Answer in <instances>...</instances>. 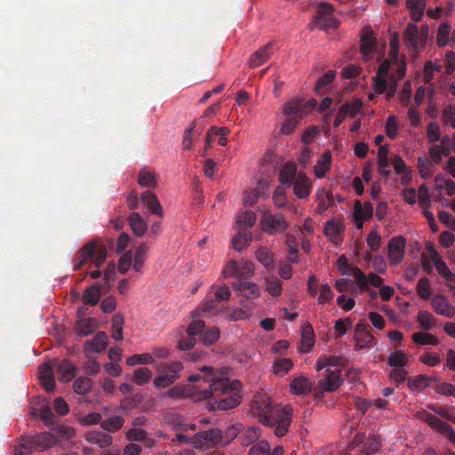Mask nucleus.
Instances as JSON below:
<instances>
[{"label":"nucleus","instance_id":"393cba45","mask_svg":"<svg viewBox=\"0 0 455 455\" xmlns=\"http://www.w3.org/2000/svg\"><path fill=\"white\" fill-rule=\"evenodd\" d=\"M403 39L408 47L417 50L420 45L419 30L414 23H409L403 33Z\"/></svg>","mask_w":455,"mask_h":455},{"label":"nucleus","instance_id":"8fccbe9b","mask_svg":"<svg viewBox=\"0 0 455 455\" xmlns=\"http://www.w3.org/2000/svg\"><path fill=\"white\" fill-rule=\"evenodd\" d=\"M152 377V371L148 368H138L134 371L132 381L137 385L146 384Z\"/></svg>","mask_w":455,"mask_h":455},{"label":"nucleus","instance_id":"f8f14e48","mask_svg":"<svg viewBox=\"0 0 455 455\" xmlns=\"http://www.w3.org/2000/svg\"><path fill=\"white\" fill-rule=\"evenodd\" d=\"M390 70V61L384 60L378 68L376 75L372 77V87L376 94H382L387 87V76Z\"/></svg>","mask_w":455,"mask_h":455},{"label":"nucleus","instance_id":"b1692460","mask_svg":"<svg viewBox=\"0 0 455 455\" xmlns=\"http://www.w3.org/2000/svg\"><path fill=\"white\" fill-rule=\"evenodd\" d=\"M315 343V332L310 323L307 322L302 326L301 332V351L307 353L311 350Z\"/></svg>","mask_w":455,"mask_h":455},{"label":"nucleus","instance_id":"c756f323","mask_svg":"<svg viewBox=\"0 0 455 455\" xmlns=\"http://www.w3.org/2000/svg\"><path fill=\"white\" fill-rule=\"evenodd\" d=\"M128 220L130 227L135 235L142 236L145 234L147 230V223L145 222V220H143L140 213H131L128 218Z\"/></svg>","mask_w":455,"mask_h":455},{"label":"nucleus","instance_id":"37998d69","mask_svg":"<svg viewBox=\"0 0 455 455\" xmlns=\"http://www.w3.org/2000/svg\"><path fill=\"white\" fill-rule=\"evenodd\" d=\"M92 387V381L87 377L77 378L73 384V389L78 395H85L89 393Z\"/></svg>","mask_w":455,"mask_h":455},{"label":"nucleus","instance_id":"aec40b11","mask_svg":"<svg viewBox=\"0 0 455 455\" xmlns=\"http://www.w3.org/2000/svg\"><path fill=\"white\" fill-rule=\"evenodd\" d=\"M313 389V383L304 376L294 378L290 383L291 393L297 395H305Z\"/></svg>","mask_w":455,"mask_h":455},{"label":"nucleus","instance_id":"09e8293b","mask_svg":"<svg viewBox=\"0 0 455 455\" xmlns=\"http://www.w3.org/2000/svg\"><path fill=\"white\" fill-rule=\"evenodd\" d=\"M411 339L419 345H437L438 343V339L435 336L426 332H414Z\"/></svg>","mask_w":455,"mask_h":455},{"label":"nucleus","instance_id":"49530a36","mask_svg":"<svg viewBox=\"0 0 455 455\" xmlns=\"http://www.w3.org/2000/svg\"><path fill=\"white\" fill-rule=\"evenodd\" d=\"M220 339V330L216 327H212L206 331L204 330L199 339L203 344L210 346L217 342Z\"/></svg>","mask_w":455,"mask_h":455},{"label":"nucleus","instance_id":"473e14b6","mask_svg":"<svg viewBox=\"0 0 455 455\" xmlns=\"http://www.w3.org/2000/svg\"><path fill=\"white\" fill-rule=\"evenodd\" d=\"M344 229L342 221L331 220L325 223L323 232L326 236L337 238L343 234Z\"/></svg>","mask_w":455,"mask_h":455},{"label":"nucleus","instance_id":"72a5a7b5","mask_svg":"<svg viewBox=\"0 0 455 455\" xmlns=\"http://www.w3.org/2000/svg\"><path fill=\"white\" fill-rule=\"evenodd\" d=\"M124 424V419L122 416H112L103 419L100 427L108 432H116L122 428Z\"/></svg>","mask_w":455,"mask_h":455},{"label":"nucleus","instance_id":"bf43d9fd","mask_svg":"<svg viewBox=\"0 0 455 455\" xmlns=\"http://www.w3.org/2000/svg\"><path fill=\"white\" fill-rule=\"evenodd\" d=\"M132 251H125L119 259L118 261V271L124 275L130 267L132 266Z\"/></svg>","mask_w":455,"mask_h":455},{"label":"nucleus","instance_id":"c85d7f7f","mask_svg":"<svg viewBox=\"0 0 455 455\" xmlns=\"http://www.w3.org/2000/svg\"><path fill=\"white\" fill-rule=\"evenodd\" d=\"M86 440L92 444H96L100 448H106L112 443V436L107 433L93 431L86 435Z\"/></svg>","mask_w":455,"mask_h":455},{"label":"nucleus","instance_id":"412c9836","mask_svg":"<svg viewBox=\"0 0 455 455\" xmlns=\"http://www.w3.org/2000/svg\"><path fill=\"white\" fill-rule=\"evenodd\" d=\"M232 287L242 295L248 299L259 297V289L255 283L251 282H234Z\"/></svg>","mask_w":455,"mask_h":455},{"label":"nucleus","instance_id":"603ef678","mask_svg":"<svg viewBox=\"0 0 455 455\" xmlns=\"http://www.w3.org/2000/svg\"><path fill=\"white\" fill-rule=\"evenodd\" d=\"M353 322L349 317L339 318L335 322L334 329L336 331L335 338L345 335L348 329L352 327Z\"/></svg>","mask_w":455,"mask_h":455},{"label":"nucleus","instance_id":"a211bd4d","mask_svg":"<svg viewBox=\"0 0 455 455\" xmlns=\"http://www.w3.org/2000/svg\"><path fill=\"white\" fill-rule=\"evenodd\" d=\"M76 367L68 359L61 360L57 363L56 374L62 382L70 381L76 375Z\"/></svg>","mask_w":455,"mask_h":455},{"label":"nucleus","instance_id":"9d476101","mask_svg":"<svg viewBox=\"0 0 455 455\" xmlns=\"http://www.w3.org/2000/svg\"><path fill=\"white\" fill-rule=\"evenodd\" d=\"M406 240L398 235L389 240L387 244V255L391 265L399 264L405 253Z\"/></svg>","mask_w":455,"mask_h":455},{"label":"nucleus","instance_id":"dca6fc26","mask_svg":"<svg viewBox=\"0 0 455 455\" xmlns=\"http://www.w3.org/2000/svg\"><path fill=\"white\" fill-rule=\"evenodd\" d=\"M294 195L300 198L306 199L311 193L312 183L305 173H299L296 180L292 183Z\"/></svg>","mask_w":455,"mask_h":455},{"label":"nucleus","instance_id":"58836bf2","mask_svg":"<svg viewBox=\"0 0 455 455\" xmlns=\"http://www.w3.org/2000/svg\"><path fill=\"white\" fill-rule=\"evenodd\" d=\"M256 222V214L253 212H244L236 219V224L240 231H245Z\"/></svg>","mask_w":455,"mask_h":455},{"label":"nucleus","instance_id":"cd10ccee","mask_svg":"<svg viewBox=\"0 0 455 455\" xmlns=\"http://www.w3.org/2000/svg\"><path fill=\"white\" fill-rule=\"evenodd\" d=\"M297 165L294 163H286L281 169L279 180L283 185L291 186L297 177Z\"/></svg>","mask_w":455,"mask_h":455},{"label":"nucleus","instance_id":"7c9ffc66","mask_svg":"<svg viewBox=\"0 0 455 455\" xmlns=\"http://www.w3.org/2000/svg\"><path fill=\"white\" fill-rule=\"evenodd\" d=\"M206 432V439L208 441L209 447L215 445H225L228 443V436L225 438L222 430L220 428H212L205 430Z\"/></svg>","mask_w":455,"mask_h":455},{"label":"nucleus","instance_id":"6ab92c4d","mask_svg":"<svg viewBox=\"0 0 455 455\" xmlns=\"http://www.w3.org/2000/svg\"><path fill=\"white\" fill-rule=\"evenodd\" d=\"M38 375L44 388L49 393L53 392L55 389V379L52 367L46 363H42L38 368Z\"/></svg>","mask_w":455,"mask_h":455},{"label":"nucleus","instance_id":"c9c22d12","mask_svg":"<svg viewBox=\"0 0 455 455\" xmlns=\"http://www.w3.org/2000/svg\"><path fill=\"white\" fill-rule=\"evenodd\" d=\"M252 240L251 233L246 231H240L232 239L233 248L241 251L243 248L247 247Z\"/></svg>","mask_w":455,"mask_h":455},{"label":"nucleus","instance_id":"69168bd1","mask_svg":"<svg viewBox=\"0 0 455 455\" xmlns=\"http://www.w3.org/2000/svg\"><path fill=\"white\" fill-rule=\"evenodd\" d=\"M334 293L332 292L331 287L325 283L321 285L320 295L318 297V304L323 305L326 303H330L333 299Z\"/></svg>","mask_w":455,"mask_h":455},{"label":"nucleus","instance_id":"0e129e2a","mask_svg":"<svg viewBox=\"0 0 455 455\" xmlns=\"http://www.w3.org/2000/svg\"><path fill=\"white\" fill-rule=\"evenodd\" d=\"M419 204L423 209L431 205L430 195L426 184H421L419 188Z\"/></svg>","mask_w":455,"mask_h":455},{"label":"nucleus","instance_id":"13d9d810","mask_svg":"<svg viewBox=\"0 0 455 455\" xmlns=\"http://www.w3.org/2000/svg\"><path fill=\"white\" fill-rule=\"evenodd\" d=\"M406 362V356L403 353L400 351H395L392 353L388 359H387V364L389 366L395 367V368H402L404 366Z\"/></svg>","mask_w":455,"mask_h":455},{"label":"nucleus","instance_id":"a19ab883","mask_svg":"<svg viewBox=\"0 0 455 455\" xmlns=\"http://www.w3.org/2000/svg\"><path fill=\"white\" fill-rule=\"evenodd\" d=\"M148 246L145 243H140L135 250L134 252V261H133V269L137 272H140L143 267L146 254L148 252Z\"/></svg>","mask_w":455,"mask_h":455},{"label":"nucleus","instance_id":"4468645a","mask_svg":"<svg viewBox=\"0 0 455 455\" xmlns=\"http://www.w3.org/2000/svg\"><path fill=\"white\" fill-rule=\"evenodd\" d=\"M108 337L105 331H99L96 336L84 344V353L89 356L91 353H100L107 348Z\"/></svg>","mask_w":455,"mask_h":455},{"label":"nucleus","instance_id":"0eeeda50","mask_svg":"<svg viewBox=\"0 0 455 455\" xmlns=\"http://www.w3.org/2000/svg\"><path fill=\"white\" fill-rule=\"evenodd\" d=\"M228 435L231 438L236 437L239 443L243 446H249L255 443L261 436L259 427H249L240 429V427L232 426L228 429Z\"/></svg>","mask_w":455,"mask_h":455},{"label":"nucleus","instance_id":"4be33fe9","mask_svg":"<svg viewBox=\"0 0 455 455\" xmlns=\"http://www.w3.org/2000/svg\"><path fill=\"white\" fill-rule=\"evenodd\" d=\"M98 328V321L95 318H81L76 325V333L80 337L92 334Z\"/></svg>","mask_w":455,"mask_h":455},{"label":"nucleus","instance_id":"20e7f679","mask_svg":"<svg viewBox=\"0 0 455 455\" xmlns=\"http://www.w3.org/2000/svg\"><path fill=\"white\" fill-rule=\"evenodd\" d=\"M316 12L313 21L309 24L310 29L318 28L320 30H327L329 28H336L339 21L334 18V8L332 4L327 2H319L316 4Z\"/></svg>","mask_w":455,"mask_h":455},{"label":"nucleus","instance_id":"f257e3e1","mask_svg":"<svg viewBox=\"0 0 455 455\" xmlns=\"http://www.w3.org/2000/svg\"><path fill=\"white\" fill-rule=\"evenodd\" d=\"M203 371H207L211 376L206 379L209 383V389L202 391L205 399L212 397L213 403H211L213 411H228L240 404L241 395L239 391L242 384L239 380H233L225 378H218L212 367H204Z\"/></svg>","mask_w":455,"mask_h":455},{"label":"nucleus","instance_id":"c03bdc74","mask_svg":"<svg viewBox=\"0 0 455 455\" xmlns=\"http://www.w3.org/2000/svg\"><path fill=\"white\" fill-rule=\"evenodd\" d=\"M256 258L265 267L272 268L274 267L273 255L267 248L259 247L256 251Z\"/></svg>","mask_w":455,"mask_h":455},{"label":"nucleus","instance_id":"de8ad7c7","mask_svg":"<svg viewBox=\"0 0 455 455\" xmlns=\"http://www.w3.org/2000/svg\"><path fill=\"white\" fill-rule=\"evenodd\" d=\"M138 183L142 187H156V173L152 172H148L146 170H140L138 176Z\"/></svg>","mask_w":455,"mask_h":455},{"label":"nucleus","instance_id":"4d7b16f0","mask_svg":"<svg viewBox=\"0 0 455 455\" xmlns=\"http://www.w3.org/2000/svg\"><path fill=\"white\" fill-rule=\"evenodd\" d=\"M427 137L428 142L435 143L441 138L440 126L436 122H430L427 128Z\"/></svg>","mask_w":455,"mask_h":455},{"label":"nucleus","instance_id":"6e6552de","mask_svg":"<svg viewBox=\"0 0 455 455\" xmlns=\"http://www.w3.org/2000/svg\"><path fill=\"white\" fill-rule=\"evenodd\" d=\"M419 419L424 420L432 428L439 431L442 435H445L451 443L455 444V430L451 424L426 411L419 412Z\"/></svg>","mask_w":455,"mask_h":455},{"label":"nucleus","instance_id":"e433bc0d","mask_svg":"<svg viewBox=\"0 0 455 455\" xmlns=\"http://www.w3.org/2000/svg\"><path fill=\"white\" fill-rule=\"evenodd\" d=\"M434 163L426 156H419L417 158V167L420 178L426 180L430 177L432 169L434 168Z\"/></svg>","mask_w":455,"mask_h":455},{"label":"nucleus","instance_id":"2eb2a0df","mask_svg":"<svg viewBox=\"0 0 455 455\" xmlns=\"http://www.w3.org/2000/svg\"><path fill=\"white\" fill-rule=\"evenodd\" d=\"M435 312L438 315L451 318L455 315V307L443 295H435L431 301Z\"/></svg>","mask_w":455,"mask_h":455},{"label":"nucleus","instance_id":"4c0bfd02","mask_svg":"<svg viewBox=\"0 0 455 455\" xmlns=\"http://www.w3.org/2000/svg\"><path fill=\"white\" fill-rule=\"evenodd\" d=\"M436 380V378L432 379L430 377H427V375L419 374L413 379L410 378L408 379V387L411 389H423L429 387L432 381Z\"/></svg>","mask_w":455,"mask_h":455},{"label":"nucleus","instance_id":"423d86ee","mask_svg":"<svg viewBox=\"0 0 455 455\" xmlns=\"http://www.w3.org/2000/svg\"><path fill=\"white\" fill-rule=\"evenodd\" d=\"M182 370L183 364L178 361L162 363L159 366V375L154 379L155 387L162 388L172 385L180 378Z\"/></svg>","mask_w":455,"mask_h":455},{"label":"nucleus","instance_id":"774afa93","mask_svg":"<svg viewBox=\"0 0 455 455\" xmlns=\"http://www.w3.org/2000/svg\"><path fill=\"white\" fill-rule=\"evenodd\" d=\"M435 391L443 395L455 397V386L451 383H447V382L438 383L435 387Z\"/></svg>","mask_w":455,"mask_h":455},{"label":"nucleus","instance_id":"ddd939ff","mask_svg":"<svg viewBox=\"0 0 455 455\" xmlns=\"http://www.w3.org/2000/svg\"><path fill=\"white\" fill-rule=\"evenodd\" d=\"M328 375L318 381V389L322 392H333L343 383L341 370L330 371L326 369Z\"/></svg>","mask_w":455,"mask_h":455},{"label":"nucleus","instance_id":"2f4dec72","mask_svg":"<svg viewBox=\"0 0 455 455\" xmlns=\"http://www.w3.org/2000/svg\"><path fill=\"white\" fill-rule=\"evenodd\" d=\"M36 451L30 435L22 437L14 448V455H30Z\"/></svg>","mask_w":455,"mask_h":455},{"label":"nucleus","instance_id":"3c124183","mask_svg":"<svg viewBox=\"0 0 455 455\" xmlns=\"http://www.w3.org/2000/svg\"><path fill=\"white\" fill-rule=\"evenodd\" d=\"M355 339V349L370 348L372 346L374 337L369 332H363L361 335L354 336Z\"/></svg>","mask_w":455,"mask_h":455},{"label":"nucleus","instance_id":"864d4df0","mask_svg":"<svg viewBox=\"0 0 455 455\" xmlns=\"http://www.w3.org/2000/svg\"><path fill=\"white\" fill-rule=\"evenodd\" d=\"M416 291L418 295L423 299H427L431 295V288L429 279L422 277L418 281Z\"/></svg>","mask_w":455,"mask_h":455},{"label":"nucleus","instance_id":"338daca9","mask_svg":"<svg viewBox=\"0 0 455 455\" xmlns=\"http://www.w3.org/2000/svg\"><path fill=\"white\" fill-rule=\"evenodd\" d=\"M334 77V71H328L327 73L321 76L316 81V84L315 85V91L319 92L321 89L329 85L333 81Z\"/></svg>","mask_w":455,"mask_h":455},{"label":"nucleus","instance_id":"5701e85b","mask_svg":"<svg viewBox=\"0 0 455 455\" xmlns=\"http://www.w3.org/2000/svg\"><path fill=\"white\" fill-rule=\"evenodd\" d=\"M140 199L142 204L147 206L153 214L162 216L163 208L155 193L148 190L141 195Z\"/></svg>","mask_w":455,"mask_h":455},{"label":"nucleus","instance_id":"39448f33","mask_svg":"<svg viewBox=\"0 0 455 455\" xmlns=\"http://www.w3.org/2000/svg\"><path fill=\"white\" fill-rule=\"evenodd\" d=\"M316 105L317 101L315 99L306 100L302 98L295 97L283 106V115L295 119L298 118L301 122Z\"/></svg>","mask_w":455,"mask_h":455},{"label":"nucleus","instance_id":"9b49d317","mask_svg":"<svg viewBox=\"0 0 455 455\" xmlns=\"http://www.w3.org/2000/svg\"><path fill=\"white\" fill-rule=\"evenodd\" d=\"M272 408H274V404H272L266 394H257L254 395L251 402V411L260 422L263 421L265 416L268 415Z\"/></svg>","mask_w":455,"mask_h":455},{"label":"nucleus","instance_id":"e2e57ef3","mask_svg":"<svg viewBox=\"0 0 455 455\" xmlns=\"http://www.w3.org/2000/svg\"><path fill=\"white\" fill-rule=\"evenodd\" d=\"M386 133L389 139L394 140L398 133V124L396 121V117L395 116H389L387 119L386 125Z\"/></svg>","mask_w":455,"mask_h":455},{"label":"nucleus","instance_id":"680f3d73","mask_svg":"<svg viewBox=\"0 0 455 455\" xmlns=\"http://www.w3.org/2000/svg\"><path fill=\"white\" fill-rule=\"evenodd\" d=\"M287 118L281 124V133L283 135H289L294 132L296 127L299 125L300 121L298 118L286 116Z\"/></svg>","mask_w":455,"mask_h":455},{"label":"nucleus","instance_id":"1a4fd4ad","mask_svg":"<svg viewBox=\"0 0 455 455\" xmlns=\"http://www.w3.org/2000/svg\"><path fill=\"white\" fill-rule=\"evenodd\" d=\"M262 230L268 235H275L284 232L288 228V222L282 213H265L260 220Z\"/></svg>","mask_w":455,"mask_h":455},{"label":"nucleus","instance_id":"f3484780","mask_svg":"<svg viewBox=\"0 0 455 455\" xmlns=\"http://www.w3.org/2000/svg\"><path fill=\"white\" fill-rule=\"evenodd\" d=\"M272 49L273 44L269 42L253 52L248 60L249 68H254L267 62L273 54Z\"/></svg>","mask_w":455,"mask_h":455},{"label":"nucleus","instance_id":"f03ea898","mask_svg":"<svg viewBox=\"0 0 455 455\" xmlns=\"http://www.w3.org/2000/svg\"><path fill=\"white\" fill-rule=\"evenodd\" d=\"M108 251L106 246L98 240H92L86 243L82 248L78 250L74 257L75 271L83 267L89 259L96 267H100L107 259Z\"/></svg>","mask_w":455,"mask_h":455},{"label":"nucleus","instance_id":"7ed1b4c3","mask_svg":"<svg viewBox=\"0 0 455 455\" xmlns=\"http://www.w3.org/2000/svg\"><path fill=\"white\" fill-rule=\"evenodd\" d=\"M292 408L290 405L282 406L274 404L267 416L261 423L275 428V435L282 437L285 435L289 430L291 422Z\"/></svg>","mask_w":455,"mask_h":455},{"label":"nucleus","instance_id":"ea45409f","mask_svg":"<svg viewBox=\"0 0 455 455\" xmlns=\"http://www.w3.org/2000/svg\"><path fill=\"white\" fill-rule=\"evenodd\" d=\"M417 320L419 322L420 329L425 331L431 330L435 324V319L432 314L428 311L420 310L418 313Z\"/></svg>","mask_w":455,"mask_h":455},{"label":"nucleus","instance_id":"a18cd8bd","mask_svg":"<svg viewBox=\"0 0 455 455\" xmlns=\"http://www.w3.org/2000/svg\"><path fill=\"white\" fill-rule=\"evenodd\" d=\"M155 363V359L149 353L140 354V355H133L129 356L126 359V363L130 366H133L136 364H153Z\"/></svg>","mask_w":455,"mask_h":455},{"label":"nucleus","instance_id":"6e6d98bb","mask_svg":"<svg viewBox=\"0 0 455 455\" xmlns=\"http://www.w3.org/2000/svg\"><path fill=\"white\" fill-rule=\"evenodd\" d=\"M266 290L273 297H277L282 292V283L275 278H266Z\"/></svg>","mask_w":455,"mask_h":455},{"label":"nucleus","instance_id":"052dcab7","mask_svg":"<svg viewBox=\"0 0 455 455\" xmlns=\"http://www.w3.org/2000/svg\"><path fill=\"white\" fill-rule=\"evenodd\" d=\"M293 366L292 361L289 358H283L275 362L273 368L275 374L288 372Z\"/></svg>","mask_w":455,"mask_h":455},{"label":"nucleus","instance_id":"f704fd0d","mask_svg":"<svg viewBox=\"0 0 455 455\" xmlns=\"http://www.w3.org/2000/svg\"><path fill=\"white\" fill-rule=\"evenodd\" d=\"M331 163V156L330 152H325L317 162V166H315V174L316 178L322 179L325 176L326 172L330 169Z\"/></svg>","mask_w":455,"mask_h":455},{"label":"nucleus","instance_id":"79ce46f5","mask_svg":"<svg viewBox=\"0 0 455 455\" xmlns=\"http://www.w3.org/2000/svg\"><path fill=\"white\" fill-rule=\"evenodd\" d=\"M442 148L443 147H437L435 144L428 148L429 159L434 164H439L442 162L443 156H449L451 153V149Z\"/></svg>","mask_w":455,"mask_h":455},{"label":"nucleus","instance_id":"bb28decb","mask_svg":"<svg viewBox=\"0 0 455 455\" xmlns=\"http://www.w3.org/2000/svg\"><path fill=\"white\" fill-rule=\"evenodd\" d=\"M30 436L33 439L36 450H46L52 447L56 443L53 434L50 432H43Z\"/></svg>","mask_w":455,"mask_h":455},{"label":"nucleus","instance_id":"5fc2aeb1","mask_svg":"<svg viewBox=\"0 0 455 455\" xmlns=\"http://www.w3.org/2000/svg\"><path fill=\"white\" fill-rule=\"evenodd\" d=\"M269 443L265 440H261L251 447L248 455H269Z\"/></svg>","mask_w":455,"mask_h":455},{"label":"nucleus","instance_id":"a878e982","mask_svg":"<svg viewBox=\"0 0 455 455\" xmlns=\"http://www.w3.org/2000/svg\"><path fill=\"white\" fill-rule=\"evenodd\" d=\"M102 289L104 286L99 283L87 287L83 294L84 302L92 306L97 305L100 299Z\"/></svg>","mask_w":455,"mask_h":455}]
</instances>
